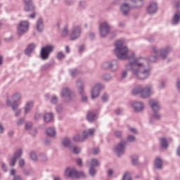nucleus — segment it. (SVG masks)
<instances>
[{
  "mask_svg": "<svg viewBox=\"0 0 180 180\" xmlns=\"http://www.w3.org/2000/svg\"><path fill=\"white\" fill-rule=\"evenodd\" d=\"M81 36V28L79 27H76L73 28L72 34L70 35L71 40H75Z\"/></svg>",
  "mask_w": 180,
  "mask_h": 180,
  "instance_id": "1a4fd4ad",
  "label": "nucleus"
},
{
  "mask_svg": "<svg viewBox=\"0 0 180 180\" xmlns=\"http://www.w3.org/2000/svg\"><path fill=\"white\" fill-rule=\"evenodd\" d=\"M61 96L62 98H70V96H71V91L67 88L63 89L62 91Z\"/></svg>",
  "mask_w": 180,
  "mask_h": 180,
  "instance_id": "aec40b11",
  "label": "nucleus"
},
{
  "mask_svg": "<svg viewBox=\"0 0 180 180\" xmlns=\"http://www.w3.org/2000/svg\"><path fill=\"white\" fill-rule=\"evenodd\" d=\"M44 27V25H43V23H38V24H37V30L38 32H42Z\"/></svg>",
  "mask_w": 180,
  "mask_h": 180,
  "instance_id": "f704fd0d",
  "label": "nucleus"
},
{
  "mask_svg": "<svg viewBox=\"0 0 180 180\" xmlns=\"http://www.w3.org/2000/svg\"><path fill=\"white\" fill-rule=\"evenodd\" d=\"M20 167H23L25 165V160L22 159L19 161Z\"/></svg>",
  "mask_w": 180,
  "mask_h": 180,
  "instance_id": "8fccbe9b",
  "label": "nucleus"
},
{
  "mask_svg": "<svg viewBox=\"0 0 180 180\" xmlns=\"http://www.w3.org/2000/svg\"><path fill=\"white\" fill-rule=\"evenodd\" d=\"M140 94L141 98H148L151 95V87H146L145 89H142L141 86H138L133 89L132 94L137 95Z\"/></svg>",
  "mask_w": 180,
  "mask_h": 180,
  "instance_id": "20e7f679",
  "label": "nucleus"
},
{
  "mask_svg": "<svg viewBox=\"0 0 180 180\" xmlns=\"http://www.w3.org/2000/svg\"><path fill=\"white\" fill-rule=\"evenodd\" d=\"M27 30H29V24L27 23L19 24L18 27V33L20 36H22V34H25V33H26Z\"/></svg>",
  "mask_w": 180,
  "mask_h": 180,
  "instance_id": "0eeeda50",
  "label": "nucleus"
},
{
  "mask_svg": "<svg viewBox=\"0 0 180 180\" xmlns=\"http://www.w3.org/2000/svg\"><path fill=\"white\" fill-rule=\"evenodd\" d=\"M20 94H15L12 97V101L13 103H11V101H7V105L8 106H12L13 110H16L18 109V101H20Z\"/></svg>",
  "mask_w": 180,
  "mask_h": 180,
  "instance_id": "423d86ee",
  "label": "nucleus"
},
{
  "mask_svg": "<svg viewBox=\"0 0 180 180\" xmlns=\"http://www.w3.org/2000/svg\"><path fill=\"white\" fill-rule=\"evenodd\" d=\"M51 103L56 104L57 103V97L53 96L51 99Z\"/></svg>",
  "mask_w": 180,
  "mask_h": 180,
  "instance_id": "3c124183",
  "label": "nucleus"
},
{
  "mask_svg": "<svg viewBox=\"0 0 180 180\" xmlns=\"http://www.w3.org/2000/svg\"><path fill=\"white\" fill-rule=\"evenodd\" d=\"M30 158L32 161H36V160H37V156L34 152L30 153Z\"/></svg>",
  "mask_w": 180,
  "mask_h": 180,
  "instance_id": "58836bf2",
  "label": "nucleus"
},
{
  "mask_svg": "<svg viewBox=\"0 0 180 180\" xmlns=\"http://www.w3.org/2000/svg\"><path fill=\"white\" fill-rule=\"evenodd\" d=\"M0 133H4V127L0 124Z\"/></svg>",
  "mask_w": 180,
  "mask_h": 180,
  "instance_id": "e2e57ef3",
  "label": "nucleus"
},
{
  "mask_svg": "<svg viewBox=\"0 0 180 180\" xmlns=\"http://www.w3.org/2000/svg\"><path fill=\"white\" fill-rule=\"evenodd\" d=\"M31 127H32V124L31 123H28L25 125L26 130H29V129H30Z\"/></svg>",
  "mask_w": 180,
  "mask_h": 180,
  "instance_id": "864d4df0",
  "label": "nucleus"
},
{
  "mask_svg": "<svg viewBox=\"0 0 180 180\" xmlns=\"http://www.w3.org/2000/svg\"><path fill=\"white\" fill-rule=\"evenodd\" d=\"M68 34V27H65V28H64V30H63V32H62V35L63 36V37H65V36H67Z\"/></svg>",
  "mask_w": 180,
  "mask_h": 180,
  "instance_id": "a19ab883",
  "label": "nucleus"
},
{
  "mask_svg": "<svg viewBox=\"0 0 180 180\" xmlns=\"http://www.w3.org/2000/svg\"><path fill=\"white\" fill-rule=\"evenodd\" d=\"M132 106H134L136 112H140L144 109V105L141 103H133Z\"/></svg>",
  "mask_w": 180,
  "mask_h": 180,
  "instance_id": "dca6fc26",
  "label": "nucleus"
},
{
  "mask_svg": "<svg viewBox=\"0 0 180 180\" xmlns=\"http://www.w3.org/2000/svg\"><path fill=\"white\" fill-rule=\"evenodd\" d=\"M153 51L154 54H155V56H150L149 58V61H151V63H155V61H157V48L153 47Z\"/></svg>",
  "mask_w": 180,
  "mask_h": 180,
  "instance_id": "5701e85b",
  "label": "nucleus"
},
{
  "mask_svg": "<svg viewBox=\"0 0 180 180\" xmlns=\"http://www.w3.org/2000/svg\"><path fill=\"white\" fill-rule=\"evenodd\" d=\"M21 155H22V150H21V149H20L18 152L15 153L14 156L11 159V161L10 162V165L11 167H14V165L16 162V160H18V158H20V157H21Z\"/></svg>",
  "mask_w": 180,
  "mask_h": 180,
  "instance_id": "ddd939ff",
  "label": "nucleus"
},
{
  "mask_svg": "<svg viewBox=\"0 0 180 180\" xmlns=\"http://www.w3.org/2000/svg\"><path fill=\"white\" fill-rule=\"evenodd\" d=\"M35 47L36 45H34V44H30L25 50V54H27V56H29L30 53H32V51L34 50Z\"/></svg>",
  "mask_w": 180,
  "mask_h": 180,
  "instance_id": "412c9836",
  "label": "nucleus"
},
{
  "mask_svg": "<svg viewBox=\"0 0 180 180\" xmlns=\"http://www.w3.org/2000/svg\"><path fill=\"white\" fill-rule=\"evenodd\" d=\"M122 180H131V175L129 172H126L122 178Z\"/></svg>",
  "mask_w": 180,
  "mask_h": 180,
  "instance_id": "473e14b6",
  "label": "nucleus"
},
{
  "mask_svg": "<svg viewBox=\"0 0 180 180\" xmlns=\"http://www.w3.org/2000/svg\"><path fill=\"white\" fill-rule=\"evenodd\" d=\"M126 77H127V72L124 71L122 72V78H126Z\"/></svg>",
  "mask_w": 180,
  "mask_h": 180,
  "instance_id": "6e6d98bb",
  "label": "nucleus"
},
{
  "mask_svg": "<svg viewBox=\"0 0 180 180\" xmlns=\"http://www.w3.org/2000/svg\"><path fill=\"white\" fill-rule=\"evenodd\" d=\"M149 105H150L153 112H158V110H160V104L158 102L154 100H150L149 101Z\"/></svg>",
  "mask_w": 180,
  "mask_h": 180,
  "instance_id": "2eb2a0df",
  "label": "nucleus"
},
{
  "mask_svg": "<svg viewBox=\"0 0 180 180\" xmlns=\"http://www.w3.org/2000/svg\"><path fill=\"white\" fill-rule=\"evenodd\" d=\"M158 9V7L157 6V4L153 3L148 7V13H149V15H154V13L157 12Z\"/></svg>",
  "mask_w": 180,
  "mask_h": 180,
  "instance_id": "4468645a",
  "label": "nucleus"
},
{
  "mask_svg": "<svg viewBox=\"0 0 180 180\" xmlns=\"http://www.w3.org/2000/svg\"><path fill=\"white\" fill-rule=\"evenodd\" d=\"M105 68H114L112 71H116L117 70V63L116 61H113L112 63H106L104 64Z\"/></svg>",
  "mask_w": 180,
  "mask_h": 180,
  "instance_id": "f3484780",
  "label": "nucleus"
},
{
  "mask_svg": "<svg viewBox=\"0 0 180 180\" xmlns=\"http://www.w3.org/2000/svg\"><path fill=\"white\" fill-rule=\"evenodd\" d=\"M77 86L79 87V94H84V88L82 87V82L81 80H78Z\"/></svg>",
  "mask_w": 180,
  "mask_h": 180,
  "instance_id": "c756f323",
  "label": "nucleus"
},
{
  "mask_svg": "<svg viewBox=\"0 0 180 180\" xmlns=\"http://www.w3.org/2000/svg\"><path fill=\"white\" fill-rule=\"evenodd\" d=\"M15 173H16V170L15 169L11 170V172H10L11 175H15Z\"/></svg>",
  "mask_w": 180,
  "mask_h": 180,
  "instance_id": "bf43d9fd",
  "label": "nucleus"
},
{
  "mask_svg": "<svg viewBox=\"0 0 180 180\" xmlns=\"http://www.w3.org/2000/svg\"><path fill=\"white\" fill-rule=\"evenodd\" d=\"M177 154L178 155H180V147L177 149Z\"/></svg>",
  "mask_w": 180,
  "mask_h": 180,
  "instance_id": "774afa93",
  "label": "nucleus"
},
{
  "mask_svg": "<svg viewBox=\"0 0 180 180\" xmlns=\"http://www.w3.org/2000/svg\"><path fill=\"white\" fill-rule=\"evenodd\" d=\"M130 131H131L132 133H137V131L133 128H129Z\"/></svg>",
  "mask_w": 180,
  "mask_h": 180,
  "instance_id": "680f3d73",
  "label": "nucleus"
},
{
  "mask_svg": "<svg viewBox=\"0 0 180 180\" xmlns=\"http://www.w3.org/2000/svg\"><path fill=\"white\" fill-rule=\"evenodd\" d=\"M121 11L123 15H129V12H130V6L129 4H124L122 6H121Z\"/></svg>",
  "mask_w": 180,
  "mask_h": 180,
  "instance_id": "a211bd4d",
  "label": "nucleus"
},
{
  "mask_svg": "<svg viewBox=\"0 0 180 180\" xmlns=\"http://www.w3.org/2000/svg\"><path fill=\"white\" fill-rule=\"evenodd\" d=\"M108 175L109 176L113 175V170L109 169V170H108Z\"/></svg>",
  "mask_w": 180,
  "mask_h": 180,
  "instance_id": "5fc2aeb1",
  "label": "nucleus"
},
{
  "mask_svg": "<svg viewBox=\"0 0 180 180\" xmlns=\"http://www.w3.org/2000/svg\"><path fill=\"white\" fill-rule=\"evenodd\" d=\"M92 154H94V155H96V154H98L99 153V148H94L91 150Z\"/></svg>",
  "mask_w": 180,
  "mask_h": 180,
  "instance_id": "37998d69",
  "label": "nucleus"
},
{
  "mask_svg": "<svg viewBox=\"0 0 180 180\" xmlns=\"http://www.w3.org/2000/svg\"><path fill=\"white\" fill-rule=\"evenodd\" d=\"M32 108H33V102L27 103L25 105V113H29Z\"/></svg>",
  "mask_w": 180,
  "mask_h": 180,
  "instance_id": "a878e982",
  "label": "nucleus"
},
{
  "mask_svg": "<svg viewBox=\"0 0 180 180\" xmlns=\"http://www.w3.org/2000/svg\"><path fill=\"white\" fill-rule=\"evenodd\" d=\"M139 162V160L137 158V156L132 157V164L136 165Z\"/></svg>",
  "mask_w": 180,
  "mask_h": 180,
  "instance_id": "79ce46f5",
  "label": "nucleus"
},
{
  "mask_svg": "<svg viewBox=\"0 0 180 180\" xmlns=\"http://www.w3.org/2000/svg\"><path fill=\"white\" fill-rule=\"evenodd\" d=\"M65 51L66 53H70V47L68 46L65 47Z\"/></svg>",
  "mask_w": 180,
  "mask_h": 180,
  "instance_id": "69168bd1",
  "label": "nucleus"
},
{
  "mask_svg": "<svg viewBox=\"0 0 180 180\" xmlns=\"http://www.w3.org/2000/svg\"><path fill=\"white\" fill-rule=\"evenodd\" d=\"M62 144L64 147H70V144H71V141L68 138H65L62 141Z\"/></svg>",
  "mask_w": 180,
  "mask_h": 180,
  "instance_id": "cd10ccee",
  "label": "nucleus"
},
{
  "mask_svg": "<svg viewBox=\"0 0 180 180\" xmlns=\"http://www.w3.org/2000/svg\"><path fill=\"white\" fill-rule=\"evenodd\" d=\"M129 64L127 65V70H131L133 75L138 79H146L150 75V68H144L146 59L143 58H136L134 53L129 57Z\"/></svg>",
  "mask_w": 180,
  "mask_h": 180,
  "instance_id": "f257e3e1",
  "label": "nucleus"
},
{
  "mask_svg": "<svg viewBox=\"0 0 180 180\" xmlns=\"http://www.w3.org/2000/svg\"><path fill=\"white\" fill-rule=\"evenodd\" d=\"M109 25L107 23H103L100 25V33L102 37H105L109 33Z\"/></svg>",
  "mask_w": 180,
  "mask_h": 180,
  "instance_id": "6e6552de",
  "label": "nucleus"
},
{
  "mask_svg": "<svg viewBox=\"0 0 180 180\" xmlns=\"http://www.w3.org/2000/svg\"><path fill=\"white\" fill-rule=\"evenodd\" d=\"M23 122H25L24 120H19L18 122V126H20V124H22L23 123Z\"/></svg>",
  "mask_w": 180,
  "mask_h": 180,
  "instance_id": "4d7b16f0",
  "label": "nucleus"
},
{
  "mask_svg": "<svg viewBox=\"0 0 180 180\" xmlns=\"http://www.w3.org/2000/svg\"><path fill=\"white\" fill-rule=\"evenodd\" d=\"M77 164L79 165V167H82V160L80 158L77 160Z\"/></svg>",
  "mask_w": 180,
  "mask_h": 180,
  "instance_id": "09e8293b",
  "label": "nucleus"
},
{
  "mask_svg": "<svg viewBox=\"0 0 180 180\" xmlns=\"http://www.w3.org/2000/svg\"><path fill=\"white\" fill-rule=\"evenodd\" d=\"M160 145H161L162 148H167V147H168V141H167V139L161 138L160 139Z\"/></svg>",
  "mask_w": 180,
  "mask_h": 180,
  "instance_id": "b1692460",
  "label": "nucleus"
},
{
  "mask_svg": "<svg viewBox=\"0 0 180 180\" xmlns=\"http://www.w3.org/2000/svg\"><path fill=\"white\" fill-rule=\"evenodd\" d=\"M65 175L68 178H84L85 174L84 172H79L75 168L68 167L65 171Z\"/></svg>",
  "mask_w": 180,
  "mask_h": 180,
  "instance_id": "7ed1b4c3",
  "label": "nucleus"
},
{
  "mask_svg": "<svg viewBox=\"0 0 180 180\" xmlns=\"http://www.w3.org/2000/svg\"><path fill=\"white\" fill-rule=\"evenodd\" d=\"M169 49H162L161 51V57L162 58H167V54H168V53H169Z\"/></svg>",
  "mask_w": 180,
  "mask_h": 180,
  "instance_id": "7c9ffc66",
  "label": "nucleus"
},
{
  "mask_svg": "<svg viewBox=\"0 0 180 180\" xmlns=\"http://www.w3.org/2000/svg\"><path fill=\"white\" fill-rule=\"evenodd\" d=\"M13 180H22V179L20 178V176H15Z\"/></svg>",
  "mask_w": 180,
  "mask_h": 180,
  "instance_id": "0e129e2a",
  "label": "nucleus"
},
{
  "mask_svg": "<svg viewBox=\"0 0 180 180\" xmlns=\"http://www.w3.org/2000/svg\"><path fill=\"white\" fill-rule=\"evenodd\" d=\"M72 151L74 153V154H79V153H81V149L77 146H73Z\"/></svg>",
  "mask_w": 180,
  "mask_h": 180,
  "instance_id": "72a5a7b5",
  "label": "nucleus"
},
{
  "mask_svg": "<svg viewBox=\"0 0 180 180\" xmlns=\"http://www.w3.org/2000/svg\"><path fill=\"white\" fill-rule=\"evenodd\" d=\"M77 74H78V71H77V70H73L71 72L72 77H75L76 75H77Z\"/></svg>",
  "mask_w": 180,
  "mask_h": 180,
  "instance_id": "de8ad7c7",
  "label": "nucleus"
},
{
  "mask_svg": "<svg viewBox=\"0 0 180 180\" xmlns=\"http://www.w3.org/2000/svg\"><path fill=\"white\" fill-rule=\"evenodd\" d=\"M84 49H85V47L84 46H80L79 49V52L82 53V51H84Z\"/></svg>",
  "mask_w": 180,
  "mask_h": 180,
  "instance_id": "13d9d810",
  "label": "nucleus"
},
{
  "mask_svg": "<svg viewBox=\"0 0 180 180\" xmlns=\"http://www.w3.org/2000/svg\"><path fill=\"white\" fill-rule=\"evenodd\" d=\"M128 141H134L136 138L134 136H129L127 138Z\"/></svg>",
  "mask_w": 180,
  "mask_h": 180,
  "instance_id": "a18cd8bd",
  "label": "nucleus"
},
{
  "mask_svg": "<svg viewBox=\"0 0 180 180\" xmlns=\"http://www.w3.org/2000/svg\"><path fill=\"white\" fill-rule=\"evenodd\" d=\"M115 137H122V132L119 131H116L115 132Z\"/></svg>",
  "mask_w": 180,
  "mask_h": 180,
  "instance_id": "49530a36",
  "label": "nucleus"
},
{
  "mask_svg": "<svg viewBox=\"0 0 180 180\" xmlns=\"http://www.w3.org/2000/svg\"><path fill=\"white\" fill-rule=\"evenodd\" d=\"M33 0H24L25 4V11L26 12H30V11H33L34 9V6L32 2Z\"/></svg>",
  "mask_w": 180,
  "mask_h": 180,
  "instance_id": "9b49d317",
  "label": "nucleus"
},
{
  "mask_svg": "<svg viewBox=\"0 0 180 180\" xmlns=\"http://www.w3.org/2000/svg\"><path fill=\"white\" fill-rule=\"evenodd\" d=\"M126 146V142L124 141H121L115 148V151L118 155H120V154H122L124 151V147Z\"/></svg>",
  "mask_w": 180,
  "mask_h": 180,
  "instance_id": "f8f14e48",
  "label": "nucleus"
},
{
  "mask_svg": "<svg viewBox=\"0 0 180 180\" xmlns=\"http://www.w3.org/2000/svg\"><path fill=\"white\" fill-rule=\"evenodd\" d=\"M179 20H180V13H176L173 18V22H174V23H178Z\"/></svg>",
  "mask_w": 180,
  "mask_h": 180,
  "instance_id": "2f4dec72",
  "label": "nucleus"
},
{
  "mask_svg": "<svg viewBox=\"0 0 180 180\" xmlns=\"http://www.w3.org/2000/svg\"><path fill=\"white\" fill-rule=\"evenodd\" d=\"M96 117V115H95V114H94L92 112H89L87 115V120H89V122H94V120H95Z\"/></svg>",
  "mask_w": 180,
  "mask_h": 180,
  "instance_id": "c85d7f7f",
  "label": "nucleus"
},
{
  "mask_svg": "<svg viewBox=\"0 0 180 180\" xmlns=\"http://www.w3.org/2000/svg\"><path fill=\"white\" fill-rule=\"evenodd\" d=\"M94 134H95V129H89V133L86 131V138L88 137V136H94Z\"/></svg>",
  "mask_w": 180,
  "mask_h": 180,
  "instance_id": "c9c22d12",
  "label": "nucleus"
},
{
  "mask_svg": "<svg viewBox=\"0 0 180 180\" xmlns=\"http://www.w3.org/2000/svg\"><path fill=\"white\" fill-rule=\"evenodd\" d=\"M105 81H109V79H110V75H105L104 77H103Z\"/></svg>",
  "mask_w": 180,
  "mask_h": 180,
  "instance_id": "603ef678",
  "label": "nucleus"
},
{
  "mask_svg": "<svg viewBox=\"0 0 180 180\" xmlns=\"http://www.w3.org/2000/svg\"><path fill=\"white\" fill-rule=\"evenodd\" d=\"M64 57H65V55L63 53V52H59L57 55V58H58V60H61L64 58Z\"/></svg>",
  "mask_w": 180,
  "mask_h": 180,
  "instance_id": "ea45409f",
  "label": "nucleus"
},
{
  "mask_svg": "<svg viewBox=\"0 0 180 180\" xmlns=\"http://www.w3.org/2000/svg\"><path fill=\"white\" fill-rule=\"evenodd\" d=\"M115 46L114 53L117 58H120V60H126V58H127V54H129V49H127V46H124V41H116Z\"/></svg>",
  "mask_w": 180,
  "mask_h": 180,
  "instance_id": "f03ea898",
  "label": "nucleus"
},
{
  "mask_svg": "<svg viewBox=\"0 0 180 180\" xmlns=\"http://www.w3.org/2000/svg\"><path fill=\"white\" fill-rule=\"evenodd\" d=\"M89 172H90V175H91V176H94L95 174H96V171L95 170V168H94V167H91L90 169H89Z\"/></svg>",
  "mask_w": 180,
  "mask_h": 180,
  "instance_id": "4c0bfd02",
  "label": "nucleus"
},
{
  "mask_svg": "<svg viewBox=\"0 0 180 180\" xmlns=\"http://www.w3.org/2000/svg\"><path fill=\"white\" fill-rule=\"evenodd\" d=\"M155 166L156 168L161 169L162 168V160L160 158H157L155 160Z\"/></svg>",
  "mask_w": 180,
  "mask_h": 180,
  "instance_id": "4be33fe9",
  "label": "nucleus"
},
{
  "mask_svg": "<svg viewBox=\"0 0 180 180\" xmlns=\"http://www.w3.org/2000/svg\"><path fill=\"white\" fill-rule=\"evenodd\" d=\"M176 86H177V89L179 90L180 89V83H179V82H177Z\"/></svg>",
  "mask_w": 180,
  "mask_h": 180,
  "instance_id": "338daca9",
  "label": "nucleus"
},
{
  "mask_svg": "<svg viewBox=\"0 0 180 180\" xmlns=\"http://www.w3.org/2000/svg\"><path fill=\"white\" fill-rule=\"evenodd\" d=\"M153 117H154L155 119H160V115H158V114H154Z\"/></svg>",
  "mask_w": 180,
  "mask_h": 180,
  "instance_id": "052dcab7",
  "label": "nucleus"
},
{
  "mask_svg": "<svg viewBox=\"0 0 180 180\" xmlns=\"http://www.w3.org/2000/svg\"><path fill=\"white\" fill-rule=\"evenodd\" d=\"M53 50H54V46L50 45L42 48L41 51V58H42V60H47L49 56H50V53H51Z\"/></svg>",
  "mask_w": 180,
  "mask_h": 180,
  "instance_id": "39448f33",
  "label": "nucleus"
},
{
  "mask_svg": "<svg viewBox=\"0 0 180 180\" xmlns=\"http://www.w3.org/2000/svg\"><path fill=\"white\" fill-rule=\"evenodd\" d=\"M103 86L101 84H97L96 86L94 87L91 91V98L92 99H95L99 96V91Z\"/></svg>",
  "mask_w": 180,
  "mask_h": 180,
  "instance_id": "9d476101",
  "label": "nucleus"
},
{
  "mask_svg": "<svg viewBox=\"0 0 180 180\" xmlns=\"http://www.w3.org/2000/svg\"><path fill=\"white\" fill-rule=\"evenodd\" d=\"M75 141H84L86 140V131H83V137L81 138L79 135H76L73 137Z\"/></svg>",
  "mask_w": 180,
  "mask_h": 180,
  "instance_id": "6ab92c4d",
  "label": "nucleus"
},
{
  "mask_svg": "<svg viewBox=\"0 0 180 180\" xmlns=\"http://www.w3.org/2000/svg\"><path fill=\"white\" fill-rule=\"evenodd\" d=\"M108 98H109V97L108 96V94H104V95L102 96L103 101V102H107Z\"/></svg>",
  "mask_w": 180,
  "mask_h": 180,
  "instance_id": "c03bdc74",
  "label": "nucleus"
},
{
  "mask_svg": "<svg viewBox=\"0 0 180 180\" xmlns=\"http://www.w3.org/2000/svg\"><path fill=\"white\" fill-rule=\"evenodd\" d=\"M44 121L46 122H51L53 120V114L46 113L44 117Z\"/></svg>",
  "mask_w": 180,
  "mask_h": 180,
  "instance_id": "bb28decb",
  "label": "nucleus"
},
{
  "mask_svg": "<svg viewBox=\"0 0 180 180\" xmlns=\"http://www.w3.org/2000/svg\"><path fill=\"white\" fill-rule=\"evenodd\" d=\"M46 134L47 136H50L51 137H54V136L56 135V130L54 129V128H49L46 130Z\"/></svg>",
  "mask_w": 180,
  "mask_h": 180,
  "instance_id": "393cba45",
  "label": "nucleus"
},
{
  "mask_svg": "<svg viewBox=\"0 0 180 180\" xmlns=\"http://www.w3.org/2000/svg\"><path fill=\"white\" fill-rule=\"evenodd\" d=\"M99 165V162L96 159H92L91 160V167H98Z\"/></svg>",
  "mask_w": 180,
  "mask_h": 180,
  "instance_id": "e433bc0d",
  "label": "nucleus"
}]
</instances>
